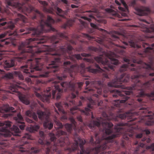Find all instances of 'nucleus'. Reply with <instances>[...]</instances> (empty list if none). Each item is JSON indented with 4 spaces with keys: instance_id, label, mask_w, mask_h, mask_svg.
<instances>
[{
    "instance_id": "f257e3e1",
    "label": "nucleus",
    "mask_w": 154,
    "mask_h": 154,
    "mask_svg": "<svg viewBox=\"0 0 154 154\" xmlns=\"http://www.w3.org/2000/svg\"><path fill=\"white\" fill-rule=\"evenodd\" d=\"M103 116L104 118L101 122L93 121L88 125V127L91 129L94 130L95 129V127L97 126L100 130L99 133L95 134L96 141L94 142L93 137H91L89 141V143L95 146V147L93 148H89L85 150L83 146L86 143L85 140L81 139L79 135L75 133L74 135V142L71 145V147L69 146L71 145L69 142L67 143V146L65 149V150L69 152L78 149L79 144L81 150L78 152L77 154H100V152L107 147L109 143L111 142L113 138L119 137L121 134H124L123 137L126 140L129 139V137H132L133 131L132 129L130 128V127H128V124L122 123H118L115 126L116 132L111 136L105 137V135H109L112 133L113 125L110 122L109 117L105 112L103 113ZM77 118L82 124L79 126H77L74 119L70 117L69 119L72 124L66 123L65 125V127L69 133H71L72 129L76 133L82 131L84 129L85 124L82 122V117L78 116Z\"/></svg>"
},
{
    "instance_id": "f03ea898",
    "label": "nucleus",
    "mask_w": 154,
    "mask_h": 154,
    "mask_svg": "<svg viewBox=\"0 0 154 154\" xmlns=\"http://www.w3.org/2000/svg\"><path fill=\"white\" fill-rule=\"evenodd\" d=\"M39 17L40 20L39 21V24L37 28L31 27L30 26L26 27L28 25L27 24V19L23 15L20 14H17V18L14 20L15 23L18 22L20 23V21H22L23 23L22 26L23 25V29L18 30L15 32L17 35V32H22L25 31L26 29L28 32L23 34H27L30 33V32H32V34L36 35L37 37L33 38H30L26 40L24 42H22L19 46L18 49L20 50V55L21 57H19L18 60L21 62L22 60L28 57H30L31 59H28L27 62V65L22 66L21 67V70L27 76L32 78H36L38 76L32 75L30 73L37 71L42 70L43 62L42 61L43 59V57L45 54V50L41 48H38L37 46H28L29 44L33 42V41H36L35 42L38 45L43 44L46 42V39L45 37H39V36L44 32L45 30V26H46L49 28L50 30L55 31L56 29L52 26V24L54 23V20L50 16H48L47 20L44 19V16L43 14L38 10H36L35 13L33 14V16L31 17L33 20H38V17Z\"/></svg>"
},
{
    "instance_id": "7ed1b4c3",
    "label": "nucleus",
    "mask_w": 154,
    "mask_h": 154,
    "mask_svg": "<svg viewBox=\"0 0 154 154\" xmlns=\"http://www.w3.org/2000/svg\"><path fill=\"white\" fill-rule=\"evenodd\" d=\"M123 60L128 64L123 65L120 67L119 71L121 72H123L127 70L129 66L132 67L129 69L131 71H134V73L137 74L131 77L134 84L131 87H126L122 84V82H128L129 79L128 77L124 78L125 76V73L122 74L119 78L116 77L112 82L108 83V85L109 87L128 90L121 91L116 89L111 90L110 92L114 93L112 95L113 97L116 98L119 96L121 97L119 98L121 100H115L113 103L115 106L119 107L121 103H125L129 98V97L125 95H131L133 93L132 90H139L140 91L136 94V97L137 98L136 100L139 102V105H143L142 98L145 95L144 90L149 89L151 85L150 82L143 84L140 82L139 78L141 76L143 77H146L149 74V76H154V69L152 66V62H151L149 64H148L143 63L141 60L134 59L132 61L134 63L130 64L131 62L129 59L125 57Z\"/></svg>"
},
{
    "instance_id": "20e7f679",
    "label": "nucleus",
    "mask_w": 154,
    "mask_h": 154,
    "mask_svg": "<svg viewBox=\"0 0 154 154\" xmlns=\"http://www.w3.org/2000/svg\"><path fill=\"white\" fill-rule=\"evenodd\" d=\"M83 83L82 82L77 83L73 81H71L69 82H64L60 83L55 81L53 82L52 88H48L44 93L40 94L35 91V94L36 96L42 101L49 103L51 96V90L52 89V92L53 98H56L57 100L60 98L61 93L63 91H66L69 90L72 92L71 97L73 99L78 95V90L80 89Z\"/></svg>"
},
{
    "instance_id": "39448f33",
    "label": "nucleus",
    "mask_w": 154,
    "mask_h": 154,
    "mask_svg": "<svg viewBox=\"0 0 154 154\" xmlns=\"http://www.w3.org/2000/svg\"><path fill=\"white\" fill-rule=\"evenodd\" d=\"M72 46L69 45L66 48L63 47H60L57 51L54 53H47L46 52L45 54L43 57L47 62L48 66H46V68L48 71H44L42 69L40 70H42V72L39 76L41 77H48L49 72H53L55 73L59 69L58 63L61 62L62 56L65 57L66 53L69 54L71 60L73 61H75V58L77 60L82 59L80 54L72 55Z\"/></svg>"
},
{
    "instance_id": "423d86ee",
    "label": "nucleus",
    "mask_w": 154,
    "mask_h": 154,
    "mask_svg": "<svg viewBox=\"0 0 154 154\" xmlns=\"http://www.w3.org/2000/svg\"><path fill=\"white\" fill-rule=\"evenodd\" d=\"M103 54L105 55L106 57L105 59L103 58V55H100L99 56L94 57V59L99 63L102 64L104 69L101 68L97 64L93 63V60L86 58H84L83 60L87 62L92 63V64L94 65L97 68L94 69L90 66L87 67L88 71L93 73H101L103 77L106 79H109L108 74L110 70H114L115 66L112 65H117L119 64L118 60L113 58L115 56L114 53L111 51L104 52Z\"/></svg>"
},
{
    "instance_id": "0eeeda50",
    "label": "nucleus",
    "mask_w": 154,
    "mask_h": 154,
    "mask_svg": "<svg viewBox=\"0 0 154 154\" xmlns=\"http://www.w3.org/2000/svg\"><path fill=\"white\" fill-rule=\"evenodd\" d=\"M56 135L57 137H61L59 139H57L54 134L50 133V139L44 141V138H40L38 140V143L43 147L41 150L45 152L44 154H49V152H56L58 154L60 153V148L66 144V141L67 140L68 138L66 135L67 133L61 130H58L56 132Z\"/></svg>"
},
{
    "instance_id": "6e6552de",
    "label": "nucleus",
    "mask_w": 154,
    "mask_h": 154,
    "mask_svg": "<svg viewBox=\"0 0 154 154\" xmlns=\"http://www.w3.org/2000/svg\"><path fill=\"white\" fill-rule=\"evenodd\" d=\"M63 65L65 68L64 71L69 73L70 76L72 77H73V74L75 73V69H78L77 72H78L80 69L85 67V65L84 63H80V65L76 64L71 65L69 61L65 62Z\"/></svg>"
},
{
    "instance_id": "1a4fd4ad",
    "label": "nucleus",
    "mask_w": 154,
    "mask_h": 154,
    "mask_svg": "<svg viewBox=\"0 0 154 154\" xmlns=\"http://www.w3.org/2000/svg\"><path fill=\"white\" fill-rule=\"evenodd\" d=\"M139 109L141 112L144 114L147 113L149 114L145 116L144 118V119L145 120V124L147 125H152L153 123V116L154 114L151 111H148L147 108L145 107H141Z\"/></svg>"
},
{
    "instance_id": "9d476101",
    "label": "nucleus",
    "mask_w": 154,
    "mask_h": 154,
    "mask_svg": "<svg viewBox=\"0 0 154 154\" xmlns=\"http://www.w3.org/2000/svg\"><path fill=\"white\" fill-rule=\"evenodd\" d=\"M37 114L38 115V118L42 120L44 119L46 120V122L43 124V125L45 128H48L49 129H51L53 127L52 123L50 122L48 119V118L49 114H46L45 112L39 110L37 111Z\"/></svg>"
},
{
    "instance_id": "9b49d317",
    "label": "nucleus",
    "mask_w": 154,
    "mask_h": 154,
    "mask_svg": "<svg viewBox=\"0 0 154 154\" xmlns=\"http://www.w3.org/2000/svg\"><path fill=\"white\" fill-rule=\"evenodd\" d=\"M15 32H12L10 31H5L4 33L0 34V39L4 38L5 36L8 35L11 36L9 38H6V41H5V44L6 45L13 44V42L15 40V38L13 37L16 35Z\"/></svg>"
},
{
    "instance_id": "f8f14e48",
    "label": "nucleus",
    "mask_w": 154,
    "mask_h": 154,
    "mask_svg": "<svg viewBox=\"0 0 154 154\" xmlns=\"http://www.w3.org/2000/svg\"><path fill=\"white\" fill-rule=\"evenodd\" d=\"M65 37V35L62 33L57 32V34L55 35H53L50 37V39L51 40L53 46L54 47L55 50H57V44H61L60 41V38H64Z\"/></svg>"
},
{
    "instance_id": "ddd939ff",
    "label": "nucleus",
    "mask_w": 154,
    "mask_h": 154,
    "mask_svg": "<svg viewBox=\"0 0 154 154\" xmlns=\"http://www.w3.org/2000/svg\"><path fill=\"white\" fill-rule=\"evenodd\" d=\"M15 76L16 77H18L19 79L23 80L24 77L22 73L19 71H14L13 73H8L5 74L4 76H3L2 74L0 73V80L5 78L7 79H12L13 78V76Z\"/></svg>"
},
{
    "instance_id": "4468645a",
    "label": "nucleus",
    "mask_w": 154,
    "mask_h": 154,
    "mask_svg": "<svg viewBox=\"0 0 154 154\" xmlns=\"http://www.w3.org/2000/svg\"><path fill=\"white\" fill-rule=\"evenodd\" d=\"M97 103L93 100L91 98L90 99H89V103L87 104L88 107L85 108V110H81V112L82 113L88 116L90 115L91 114V118L93 119H94V116L92 112H91L90 109H93V106L96 105Z\"/></svg>"
},
{
    "instance_id": "2eb2a0df",
    "label": "nucleus",
    "mask_w": 154,
    "mask_h": 154,
    "mask_svg": "<svg viewBox=\"0 0 154 154\" xmlns=\"http://www.w3.org/2000/svg\"><path fill=\"white\" fill-rule=\"evenodd\" d=\"M29 149L25 148V146L23 145H20L19 147V151L21 153H24L27 154H39L40 150L35 147H32L31 148L30 153H28Z\"/></svg>"
},
{
    "instance_id": "dca6fc26",
    "label": "nucleus",
    "mask_w": 154,
    "mask_h": 154,
    "mask_svg": "<svg viewBox=\"0 0 154 154\" xmlns=\"http://www.w3.org/2000/svg\"><path fill=\"white\" fill-rule=\"evenodd\" d=\"M55 105L57 108V110L56 108L55 109V112L59 115V113L63 114H65V112L63 109V106L65 107L66 108L69 107V104L66 102L57 103H55Z\"/></svg>"
},
{
    "instance_id": "f3484780",
    "label": "nucleus",
    "mask_w": 154,
    "mask_h": 154,
    "mask_svg": "<svg viewBox=\"0 0 154 154\" xmlns=\"http://www.w3.org/2000/svg\"><path fill=\"white\" fill-rule=\"evenodd\" d=\"M14 119L18 124V126L21 130H23L24 129L25 125L24 123L23 122V118L20 113L17 114L16 116L14 117Z\"/></svg>"
},
{
    "instance_id": "a211bd4d",
    "label": "nucleus",
    "mask_w": 154,
    "mask_h": 154,
    "mask_svg": "<svg viewBox=\"0 0 154 154\" xmlns=\"http://www.w3.org/2000/svg\"><path fill=\"white\" fill-rule=\"evenodd\" d=\"M7 19L6 18H0V26H3L7 24L8 28L11 29H13L14 27V24L11 21L8 22L7 21Z\"/></svg>"
},
{
    "instance_id": "6ab92c4d",
    "label": "nucleus",
    "mask_w": 154,
    "mask_h": 154,
    "mask_svg": "<svg viewBox=\"0 0 154 154\" xmlns=\"http://www.w3.org/2000/svg\"><path fill=\"white\" fill-rule=\"evenodd\" d=\"M151 26L149 28L146 27V25L144 24H142L141 25L142 27H143L144 28L143 30H142L143 31L146 32L151 33L152 32L154 34V23H152V24L150 25ZM150 38H154V35L149 36Z\"/></svg>"
},
{
    "instance_id": "aec40b11",
    "label": "nucleus",
    "mask_w": 154,
    "mask_h": 154,
    "mask_svg": "<svg viewBox=\"0 0 154 154\" xmlns=\"http://www.w3.org/2000/svg\"><path fill=\"white\" fill-rule=\"evenodd\" d=\"M23 84L21 82H17L11 85V90L13 92H17L18 88H23Z\"/></svg>"
},
{
    "instance_id": "412c9836",
    "label": "nucleus",
    "mask_w": 154,
    "mask_h": 154,
    "mask_svg": "<svg viewBox=\"0 0 154 154\" xmlns=\"http://www.w3.org/2000/svg\"><path fill=\"white\" fill-rule=\"evenodd\" d=\"M15 62L13 60H6L4 63V67L6 70H8V69L14 66Z\"/></svg>"
},
{
    "instance_id": "4be33fe9",
    "label": "nucleus",
    "mask_w": 154,
    "mask_h": 154,
    "mask_svg": "<svg viewBox=\"0 0 154 154\" xmlns=\"http://www.w3.org/2000/svg\"><path fill=\"white\" fill-rule=\"evenodd\" d=\"M57 12L56 13L57 15L60 16L64 18H66L65 16L67 15L69 9L68 8L65 11H63L61 9L58 7L56 8Z\"/></svg>"
},
{
    "instance_id": "5701e85b",
    "label": "nucleus",
    "mask_w": 154,
    "mask_h": 154,
    "mask_svg": "<svg viewBox=\"0 0 154 154\" xmlns=\"http://www.w3.org/2000/svg\"><path fill=\"white\" fill-rule=\"evenodd\" d=\"M32 139V137L29 133H25L24 136L21 139V141L23 143V144H25L29 143L28 140Z\"/></svg>"
},
{
    "instance_id": "b1692460",
    "label": "nucleus",
    "mask_w": 154,
    "mask_h": 154,
    "mask_svg": "<svg viewBox=\"0 0 154 154\" xmlns=\"http://www.w3.org/2000/svg\"><path fill=\"white\" fill-rule=\"evenodd\" d=\"M39 3L43 5L44 6H46L47 5V4L46 1H39ZM43 11L45 12H48L51 14H53L54 13V10L52 8H50V9H48L45 7H44L43 9Z\"/></svg>"
},
{
    "instance_id": "393cba45",
    "label": "nucleus",
    "mask_w": 154,
    "mask_h": 154,
    "mask_svg": "<svg viewBox=\"0 0 154 154\" xmlns=\"http://www.w3.org/2000/svg\"><path fill=\"white\" fill-rule=\"evenodd\" d=\"M12 133L13 135L17 136H20V131L18 127L14 125L11 128Z\"/></svg>"
},
{
    "instance_id": "a878e982",
    "label": "nucleus",
    "mask_w": 154,
    "mask_h": 154,
    "mask_svg": "<svg viewBox=\"0 0 154 154\" xmlns=\"http://www.w3.org/2000/svg\"><path fill=\"white\" fill-rule=\"evenodd\" d=\"M19 98L21 101L23 103L26 105H28L29 104L30 102L29 100L25 95L20 93Z\"/></svg>"
},
{
    "instance_id": "bb28decb",
    "label": "nucleus",
    "mask_w": 154,
    "mask_h": 154,
    "mask_svg": "<svg viewBox=\"0 0 154 154\" xmlns=\"http://www.w3.org/2000/svg\"><path fill=\"white\" fill-rule=\"evenodd\" d=\"M142 44L143 47L145 49V52H148L149 50H152L154 48V43L152 44L151 46L149 45V44L145 42H143Z\"/></svg>"
},
{
    "instance_id": "cd10ccee",
    "label": "nucleus",
    "mask_w": 154,
    "mask_h": 154,
    "mask_svg": "<svg viewBox=\"0 0 154 154\" xmlns=\"http://www.w3.org/2000/svg\"><path fill=\"white\" fill-rule=\"evenodd\" d=\"M3 109L4 111L6 112H11L13 113L16 112V110H14V107L10 106L8 104L4 105L3 107Z\"/></svg>"
},
{
    "instance_id": "c85d7f7f",
    "label": "nucleus",
    "mask_w": 154,
    "mask_h": 154,
    "mask_svg": "<svg viewBox=\"0 0 154 154\" xmlns=\"http://www.w3.org/2000/svg\"><path fill=\"white\" fill-rule=\"evenodd\" d=\"M119 0L123 5L124 8H123L120 6H119L118 7L119 9L121 11L125 12L126 13H128V6L126 4L125 2L124 1V0Z\"/></svg>"
},
{
    "instance_id": "c756f323",
    "label": "nucleus",
    "mask_w": 154,
    "mask_h": 154,
    "mask_svg": "<svg viewBox=\"0 0 154 154\" xmlns=\"http://www.w3.org/2000/svg\"><path fill=\"white\" fill-rule=\"evenodd\" d=\"M26 115L27 116L30 117H32L33 119L35 121H37L38 119L36 114L35 113H32V112L30 110H27L26 112Z\"/></svg>"
},
{
    "instance_id": "7c9ffc66",
    "label": "nucleus",
    "mask_w": 154,
    "mask_h": 154,
    "mask_svg": "<svg viewBox=\"0 0 154 154\" xmlns=\"http://www.w3.org/2000/svg\"><path fill=\"white\" fill-rule=\"evenodd\" d=\"M74 22V21L72 19L68 20L66 22L62 25V27L65 29L67 27L71 26H72Z\"/></svg>"
},
{
    "instance_id": "2f4dec72",
    "label": "nucleus",
    "mask_w": 154,
    "mask_h": 154,
    "mask_svg": "<svg viewBox=\"0 0 154 154\" xmlns=\"http://www.w3.org/2000/svg\"><path fill=\"white\" fill-rule=\"evenodd\" d=\"M39 128V126L38 125H31L27 129L31 132H34L37 131Z\"/></svg>"
},
{
    "instance_id": "473e14b6",
    "label": "nucleus",
    "mask_w": 154,
    "mask_h": 154,
    "mask_svg": "<svg viewBox=\"0 0 154 154\" xmlns=\"http://www.w3.org/2000/svg\"><path fill=\"white\" fill-rule=\"evenodd\" d=\"M95 84H97L99 86V87L96 88H97V92L99 94H100L102 92L101 87L102 86L103 83L101 81H96Z\"/></svg>"
},
{
    "instance_id": "72a5a7b5",
    "label": "nucleus",
    "mask_w": 154,
    "mask_h": 154,
    "mask_svg": "<svg viewBox=\"0 0 154 154\" xmlns=\"http://www.w3.org/2000/svg\"><path fill=\"white\" fill-rule=\"evenodd\" d=\"M135 13L141 16H143L145 15L144 11L137 7L135 8Z\"/></svg>"
},
{
    "instance_id": "f704fd0d",
    "label": "nucleus",
    "mask_w": 154,
    "mask_h": 154,
    "mask_svg": "<svg viewBox=\"0 0 154 154\" xmlns=\"http://www.w3.org/2000/svg\"><path fill=\"white\" fill-rule=\"evenodd\" d=\"M105 10L108 13H110L112 15L115 16H118V14L116 12L111 8H106L105 9Z\"/></svg>"
},
{
    "instance_id": "c9c22d12",
    "label": "nucleus",
    "mask_w": 154,
    "mask_h": 154,
    "mask_svg": "<svg viewBox=\"0 0 154 154\" xmlns=\"http://www.w3.org/2000/svg\"><path fill=\"white\" fill-rule=\"evenodd\" d=\"M130 116L129 112L126 113H122L119 115L118 117L122 119H125L126 118H128V117Z\"/></svg>"
},
{
    "instance_id": "e433bc0d",
    "label": "nucleus",
    "mask_w": 154,
    "mask_h": 154,
    "mask_svg": "<svg viewBox=\"0 0 154 154\" xmlns=\"http://www.w3.org/2000/svg\"><path fill=\"white\" fill-rule=\"evenodd\" d=\"M89 18H88L86 17L83 16L82 17V18L84 19L85 20H88V21L90 22L92 19H94V17L93 16V13H92L89 15Z\"/></svg>"
},
{
    "instance_id": "4c0bfd02",
    "label": "nucleus",
    "mask_w": 154,
    "mask_h": 154,
    "mask_svg": "<svg viewBox=\"0 0 154 154\" xmlns=\"http://www.w3.org/2000/svg\"><path fill=\"white\" fill-rule=\"evenodd\" d=\"M114 34H112V38L113 40H115L119 39V33L118 32L115 31L114 32Z\"/></svg>"
},
{
    "instance_id": "58836bf2",
    "label": "nucleus",
    "mask_w": 154,
    "mask_h": 154,
    "mask_svg": "<svg viewBox=\"0 0 154 154\" xmlns=\"http://www.w3.org/2000/svg\"><path fill=\"white\" fill-rule=\"evenodd\" d=\"M90 25L93 28L95 29H97L103 32H105L106 31L104 29L98 28L97 25L93 23H91Z\"/></svg>"
},
{
    "instance_id": "ea45409f",
    "label": "nucleus",
    "mask_w": 154,
    "mask_h": 154,
    "mask_svg": "<svg viewBox=\"0 0 154 154\" xmlns=\"http://www.w3.org/2000/svg\"><path fill=\"white\" fill-rule=\"evenodd\" d=\"M144 146V144L142 143H140V144L135 149L134 152L136 153H137L138 151L141 148H143Z\"/></svg>"
},
{
    "instance_id": "a19ab883",
    "label": "nucleus",
    "mask_w": 154,
    "mask_h": 154,
    "mask_svg": "<svg viewBox=\"0 0 154 154\" xmlns=\"http://www.w3.org/2000/svg\"><path fill=\"white\" fill-rule=\"evenodd\" d=\"M54 122L56 125L58 127L57 128H61L63 127V125L62 123L60 122V121L57 119H55L54 120Z\"/></svg>"
},
{
    "instance_id": "79ce46f5",
    "label": "nucleus",
    "mask_w": 154,
    "mask_h": 154,
    "mask_svg": "<svg viewBox=\"0 0 154 154\" xmlns=\"http://www.w3.org/2000/svg\"><path fill=\"white\" fill-rule=\"evenodd\" d=\"M67 77V75L66 74L61 75L57 76L58 80L59 81L61 80L66 78Z\"/></svg>"
},
{
    "instance_id": "37998d69",
    "label": "nucleus",
    "mask_w": 154,
    "mask_h": 154,
    "mask_svg": "<svg viewBox=\"0 0 154 154\" xmlns=\"http://www.w3.org/2000/svg\"><path fill=\"white\" fill-rule=\"evenodd\" d=\"M80 36L86 38L88 39H90L92 38L90 36L87 34L82 33L80 35Z\"/></svg>"
},
{
    "instance_id": "c03bdc74",
    "label": "nucleus",
    "mask_w": 154,
    "mask_h": 154,
    "mask_svg": "<svg viewBox=\"0 0 154 154\" xmlns=\"http://www.w3.org/2000/svg\"><path fill=\"white\" fill-rule=\"evenodd\" d=\"M78 108L77 107H75L70 108V111L72 114H74L77 112Z\"/></svg>"
},
{
    "instance_id": "a18cd8bd",
    "label": "nucleus",
    "mask_w": 154,
    "mask_h": 154,
    "mask_svg": "<svg viewBox=\"0 0 154 154\" xmlns=\"http://www.w3.org/2000/svg\"><path fill=\"white\" fill-rule=\"evenodd\" d=\"M88 50L89 51H93L96 52L97 51L98 49L93 47L90 46L88 47Z\"/></svg>"
},
{
    "instance_id": "49530a36",
    "label": "nucleus",
    "mask_w": 154,
    "mask_h": 154,
    "mask_svg": "<svg viewBox=\"0 0 154 154\" xmlns=\"http://www.w3.org/2000/svg\"><path fill=\"white\" fill-rule=\"evenodd\" d=\"M130 44H131V46L133 47H135L136 46L138 48H140V46H139L137 45L136 43H134L132 41H131L129 42Z\"/></svg>"
},
{
    "instance_id": "de8ad7c7",
    "label": "nucleus",
    "mask_w": 154,
    "mask_h": 154,
    "mask_svg": "<svg viewBox=\"0 0 154 154\" xmlns=\"http://www.w3.org/2000/svg\"><path fill=\"white\" fill-rule=\"evenodd\" d=\"M39 135L40 137V138H44V133L42 131H40L39 132Z\"/></svg>"
},
{
    "instance_id": "09e8293b",
    "label": "nucleus",
    "mask_w": 154,
    "mask_h": 154,
    "mask_svg": "<svg viewBox=\"0 0 154 154\" xmlns=\"http://www.w3.org/2000/svg\"><path fill=\"white\" fill-rule=\"evenodd\" d=\"M81 55L83 57H88L91 56V54H90L82 53L81 54Z\"/></svg>"
},
{
    "instance_id": "8fccbe9b",
    "label": "nucleus",
    "mask_w": 154,
    "mask_h": 154,
    "mask_svg": "<svg viewBox=\"0 0 154 154\" xmlns=\"http://www.w3.org/2000/svg\"><path fill=\"white\" fill-rule=\"evenodd\" d=\"M26 121L28 122L29 123H34L35 122L32 121V119L28 118H26Z\"/></svg>"
},
{
    "instance_id": "3c124183",
    "label": "nucleus",
    "mask_w": 154,
    "mask_h": 154,
    "mask_svg": "<svg viewBox=\"0 0 154 154\" xmlns=\"http://www.w3.org/2000/svg\"><path fill=\"white\" fill-rule=\"evenodd\" d=\"M143 134L142 133H140L137 134L136 135V137L137 138H140L142 137Z\"/></svg>"
},
{
    "instance_id": "603ef678",
    "label": "nucleus",
    "mask_w": 154,
    "mask_h": 154,
    "mask_svg": "<svg viewBox=\"0 0 154 154\" xmlns=\"http://www.w3.org/2000/svg\"><path fill=\"white\" fill-rule=\"evenodd\" d=\"M25 80L26 82H27L28 83H29L31 82V79L27 77L25 78Z\"/></svg>"
},
{
    "instance_id": "864d4df0",
    "label": "nucleus",
    "mask_w": 154,
    "mask_h": 154,
    "mask_svg": "<svg viewBox=\"0 0 154 154\" xmlns=\"http://www.w3.org/2000/svg\"><path fill=\"white\" fill-rule=\"evenodd\" d=\"M144 131L145 132L146 134H149L150 133V131H149L147 129H145L144 130Z\"/></svg>"
},
{
    "instance_id": "5fc2aeb1",
    "label": "nucleus",
    "mask_w": 154,
    "mask_h": 154,
    "mask_svg": "<svg viewBox=\"0 0 154 154\" xmlns=\"http://www.w3.org/2000/svg\"><path fill=\"white\" fill-rule=\"evenodd\" d=\"M67 119V117L65 115L63 116L61 118V120H66Z\"/></svg>"
},
{
    "instance_id": "6e6d98bb",
    "label": "nucleus",
    "mask_w": 154,
    "mask_h": 154,
    "mask_svg": "<svg viewBox=\"0 0 154 154\" xmlns=\"http://www.w3.org/2000/svg\"><path fill=\"white\" fill-rule=\"evenodd\" d=\"M103 103V101L101 100H100V101H98L97 103L98 105V106H100Z\"/></svg>"
},
{
    "instance_id": "4d7b16f0",
    "label": "nucleus",
    "mask_w": 154,
    "mask_h": 154,
    "mask_svg": "<svg viewBox=\"0 0 154 154\" xmlns=\"http://www.w3.org/2000/svg\"><path fill=\"white\" fill-rule=\"evenodd\" d=\"M71 7H72V8H78V6L72 4L71 5Z\"/></svg>"
},
{
    "instance_id": "13d9d810",
    "label": "nucleus",
    "mask_w": 154,
    "mask_h": 154,
    "mask_svg": "<svg viewBox=\"0 0 154 154\" xmlns=\"http://www.w3.org/2000/svg\"><path fill=\"white\" fill-rule=\"evenodd\" d=\"M61 1L66 5L68 4V1L66 0H61Z\"/></svg>"
},
{
    "instance_id": "bf43d9fd",
    "label": "nucleus",
    "mask_w": 154,
    "mask_h": 154,
    "mask_svg": "<svg viewBox=\"0 0 154 154\" xmlns=\"http://www.w3.org/2000/svg\"><path fill=\"white\" fill-rule=\"evenodd\" d=\"M79 21L81 23H82L83 25H84L85 23V22L81 20H80Z\"/></svg>"
},
{
    "instance_id": "052dcab7",
    "label": "nucleus",
    "mask_w": 154,
    "mask_h": 154,
    "mask_svg": "<svg viewBox=\"0 0 154 154\" xmlns=\"http://www.w3.org/2000/svg\"><path fill=\"white\" fill-rule=\"evenodd\" d=\"M90 83V82L89 81H87L85 82V84L86 85H88Z\"/></svg>"
},
{
    "instance_id": "680f3d73",
    "label": "nucleus",
    "mask_w": 154,
    "mask_h": 154,
    "mask_svg": "<svg viewBox=\"0 0 154 154\" xmlns=\"http://www.w3.org/2000/svg\"><path fill=\"white\" fill-rule=\"evenodd\" d=\"M115 2L116 3V4H117L118 5H120V3L119 2V1L117 0H115Z\"/></svg>"
},
{
    "instance_id": "e2e57ef3",
    "label": "nucleus",
    "mask_w": 154,
    "mask_h": 154,
    "mask_svg": "<svg viewBox=\"0 0 154 154\" xmlns=\"http://www.w3.org/2000/svg\"><path fill=\"white\" fill-rule=\"evenodd\" d=\"M145 10L148 12H150V10L148 8H146Z\"/></svg>"
},
{
    "instance_id": "0e129e2a",
    "label": "nucleus",
    "mask_w": 154,
    "mask_h": 154,
    "mask_svg": "<svg viewBox=\"0 0 154 154\" xmlns=\"http://www.w3.org/2000/svg\"><path fill=\"white\" fill-rule=\"evenodd\" d=\"M56 21V22H60L61 21V19L60 18H58V19H57Z\"/></svg>"
},
{
    "instance_id": "69168bd1",
    "label": "nucleus",
    "mask_w": 154,
    "mask_h": 154,
    "mask_svg": "<svg viewBox=\"0 0 154 154\" xmlns=\"http://www.w3.org/2000/svg\"><path fill=\"white\" fill-rule=\"evenodd\" d=\"M81 42H82V43H85V44H88V42H87V41H81Z\"/></svg>"
},
{
    "instance_id": "338daca9",
    "label": "nucleus",
    "mask_w": 154,
    "mask_h": 154,
    "mask_svg": "<svg viewBox=\"0 0 154 154\" xmlns=\"http://www.w3.org/2000/svg\"><path fill=\"white\" fill-rule=\"evenodd\" d=\"M151 140L150 139L148 138V139H146V141L147 143H149Z\"/></svg>"
},
{
    "instance_id": "774afa93",
    "label": "nucleus",
    "mask_w": 154,
    "mask_h": 154,
    "mask_svg": "<svg viewBox=\"0 0 154 154\" xmlns=\"http://www.w3.org/2000/svg\"><path fill=\"white\" fill-rule=\"evenodd\" d=\"M122 42L124 44H125V45H128V43L127 42H125V41L123 42Z\"/></svg>"
}]
</instances>
